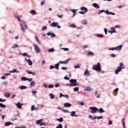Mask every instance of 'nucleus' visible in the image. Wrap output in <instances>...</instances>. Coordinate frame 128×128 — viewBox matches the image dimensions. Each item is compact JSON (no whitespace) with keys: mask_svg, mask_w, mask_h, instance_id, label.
<instances>
[{"mask_svg":"<svg viewBox=\"0 0 128 128\" xmlns=\"http://www.w3.org/2000/svg\"><path fill=\"white\" fill-rule=\"evenodd\" d=\"M42 120H44V119H40L38 120H36V124H41L42 122Z\"/></svg>","mask_w":128,"mask_h":128,"instance_id":"a211bd4d","label":"nucleus"},{"mask_svg":"<svg viewBox=\"0 0 128 128\" xmlns=\"http://www.w3.org/2000/svg\"><path fill=\"white\" fill-rule=\"evenodd\" d=\"M70 27L71 28H76V25L74 24H71Z\"/></svg>","mask_w":128,"mask_h":128,"instance_id":"3c124183","label":"nucleus"},{"mask_svg":"<svg viewBox=\"0 0 128 128\" xmlns=\"http://www.w3.org/2000/svg\"><path fill=\"white\" fill-rule=\"evenodd\" d=\"M98 112H100V114H102V112H104V110L102 108H100V109H98Z\"/></svg>","mask_w":128,"mask_h":128,"instance_id":"b1692460","label":"nucleus"},{"mask_svg":"<svg viewBox=\"0 0 128 128\" xmlns=\"http://www.w3.org/2000/svg\"><path fill=\"white\" fill-rule=\"evenodd\" d=\"M78 90H80V88L79 87H75L74 88V92H78Z\"/></svg>","mask_w":128,"mask_h":128,"instance_id":"473e14b6","label":"nucleus"},{"mask_svg":"<svg viewBox=\"0 0 128 128\" xmlns=\"http://www.w3.org/2000/svg\"><path fill=\"white\" fill-rule=\"evenodd\" d=\"M116 28H120V26L116 25L115 26Z\"/></svg>","mask_w":128,"mask_h":128,"instance_id":"4d7b16f0","label":"nucleus"},{"mask_svg":"<svg viewBox=\"0 0 128 128\" xmlns=\"http://www.w3.org/2000/svg\"><path fill=\"white\" fill-rule=\"evenodd\" d=\"M20 90H26V86H21L20 87Z\"/></svg>","mask_w":128,"mask_h":128,"instance_id":"ea45409f","label":"nucleus"},{"mask_svg":"<svg viewBox=\"0 0 128 128\" xmlns=\"http://www.w3.org/2000/svg\"><path fill=\"white\" fill-rule=\"evenodd\" d=\"M34 82H32L30 84V86L31 88H32V86H34Z\"/></svg>","mask_w":128,"mask_h":128,"instance_id":"37998d69","label":"nucleus"},{"mask_svg":"<svg viewBox=\"0 0 128 128\" xmlns=\"http://www.w3.org/2000/svg\"><path fill=\"white\" fill-rule=\"evenodd\" d=\"M62 70H66L67 69L66 67H62Z\"/></svg>","mask_w":128,"mask_h":128,"instance_id":"e2e57ef3","label":"nucleus"},{"mask_svg":"<svg viewBox=\"0 0 128 128\" xmlns=\"http://www.w3.org/2000/svg\"><path fill=\"white\" fill-rule=\"evenodd\" d=\"M10 74H12V73H14V72H17V73H18L19 72H18V71H17L16 70L14 69V70H13L10 71Z\"/></svg>","mask_w":128,"mask_h":128,"instance_id":"c756f323","label":"nucleus"},{"mask_svg":"<svg viewBox=\"0 0 128 128\" xmlns=\"http://www.w3.org/2000/svg\"><path fill=\"white\" fill-rule=\"evenodd\" d=\"M58 86H60V84H55L56 88H58Z\"/></svg>","mask_w":128,"mask_h":128,"instance_id":"0e129e2a","label":"nucleus"},{"mask_svg":"<svg viewBox=\"0 0 128 128\" xmlns=\"http://www.w3.org/2000/svg\"><path fill=\"white\" fill-rule=\"evenodd\" d=\"M118 92V88H116L114 90V92H115L114 96H116V94H118L116 93Z\"/></svg>","mask_w":128,"mask_h":128,"instance_id":"72a5a7b5","label":"nucleus"},{"mask_svg":"<svg viewBox=\"0 0 128 128\" xmlns=\"http://www.w3.org/2000/svg\"><path fill=\"white\" fill-rule=\"evenodd\" d=\"M4 96H6V98H10V94L8 92H5L4 94Z\"/></svg>","mask_w":128,"mask_h":128,"instance_id":"aec40b11","label":"nucleus"},{"mask_svg":"<svg viewBox=\"0 0 128 128\" xmlns=\"http://www.w3.org/2000/svg\"><path fill=\"white\" fill-rule=\"evenodd\" d=\"M25 60L26 61V62L28 64L29 66H32V62L30 59H28L26 57Z\"/></svg>","mask_w":128,"mask_h":128,"instance_id":"6e6552de","label":"nucleus"},{"mask_svg":"<svg viewBox=\"0 0 128 128\" xmlns=\"http://www.w3.org/2000/svg\"><path fill=\"white\" fill-rule=\"evenodd\" d=\"M100 94H98V91H96L95 92V96H96V98H100Z\"/></svg>","mask_w":128,"mask_h":128,"instance_id":"bb28decb","label":"nucleus"},{"mask_svg":"<svg viewBox=\"0 0 128 128\" xmlns=\"http://www.w3.org/2000/svg\"><path fill=\"white\" fill-rule=\"evenodd\" d=\"M71 116H78V115L76 114L75 111H72L71 112Z\"/></svg>","mask_w":128,"mask_h":128,"instance_id":"6ab92c4d","label":"nucleus"},{"mask_svg":"<svg viewBox=\"0 0 128 128\" xmlns=\"http://www.w3.org/2000/svg\"><path fill=\"white\" fill-rule=\"evenodd\" d=\"M76 82H78V80H76L71 79L70 80V82L71 84L69 85V86H78Z\"/></svg>","mask_w":128,"mask_h":128,"instance_id":"7ed1b4c3","label":"nucleus"},{"mask_svg":"<svg viewBox=\"0 0 128 128\" xmlns=\"http://www.w3.org/2000/svg\"><path fill=\"white\" fill-rule=\"evenodd\" d=\"M18 46L16 44H15L12 46V48H13V49L16 48H18Z\"/></svg>","mask_w":128,"mask_h":128,"instance_id":"58836bf2","label":"nucleus"},{"mask_svg":"<svg viewBox=\"0 0 128 128\" xmlns=\"http://www.w3.org/2000/svg\"><path fill=\"white\" fill-rule=\"evenodd\" d=\"M122 122H123V128H126V122H124V118L122 119Z\"/></svg>","mask_w":128,"mask_h":128,"instance_id":"c9c22d12","label":"nucleus"},{"mask_svg":"<svg viewBox=\"0 0 128 128\" xmlns=\"http://www.w3.org/2000/svg\"><path fill=\"white\" fill-rule=\"evenodd\" d=\"M56 128H62V124H59Z\"/></svg>","mask_w":128,"mask_h":128,"instance_id":"de8ad7c7","label":"nucleus"},{"mask_svg":"<svg viewBox=\"0 0 128 128\" xmlns=\"http://www.w3.org/2000/svg\"><path fill=\"white\" fill-rule=\"evenodd\" d=\"M110 30H112L113 32H116V28H110Z\"/></svg>","mask_w":128,"mask_h":128,"instance_id":"4c0bfd02","label":"nucleus"},{"mask_svg":"<svg viewBox=\"0 0 128 128\" xmlns=\"http://www.w3.org/2000/svg\"><path fill=\"white\" fill-rule=\"evenodd\" d=\"M124 65L122 62H120L119 66L116 68V70H115L114 72L116 74H118L122 70H124Z\"/></svg>","mask_w":128,"mask_h":128,"instance_id":"f257e3e1","label":"nucleus"},{"mask_svg":"<svg viewBox=\"0 0 128 128\" xmlns=\"http://www.w3.org/2000/svg\"><path fill=\"white\" fill-rule=\"evenodd\" d=\"M56 120L60 122H64V118H57Z\"/></svg>","mask_w":128,"mask_h":128,"instance_id":"a878e982","label":"nucleus"},{"mask_svg":"<svg viewBox=\"0 0 128 128\" xmlns=\"http://www.w3.org/2000/svg\"><path fill=\"white\" fill-rule=\"evenodd\" d=\"M93 6L94 8H100V6H98L96 3L93 4Z\"/></svg>","mask_w":128,"mask_h":128,"instance_id":"412c9836","label":"nucleus"},{"mask_svg":"<svg viewBox=\"0 0 128 128\" xmlns=\"http://www.w3.org/2000/svg\"><path fill=\"white\" fill-rule=\"evenodd\" d=\"M21 80L23 82H26V80H28V78H26V77H22Z\"/></svg>","mask_w":128,"mask_h":128,"instance_id":"5701e85b","label":"nucleus"},{"mask_svg":"<svg viewBox=\"0 0 128 128\" xmlns=\"http://www.w3.org/2000/svg\"><path fill=\"white\" fill-rule=\"evenodd\" d=\"M122 48V45H120L115 48L116 50H120Z\"/></svg>","mask_w":128,"mask_h":128,"instance_id":"f8f14e48","label":"nucleus"},{"mask_svg":"<svg viewBox=\"0 0 128 128\" xmlns=\"http://www.w3.org/2000/svg\"><path fill=\"white\" fill-rule=\"evenodd\" d=\"M59 66H60V64L58 63V64H55V66H54V68H55L56 70H58Z\"/></svg>","mask_w":128,"mask_h":128,"instance_id":"c85d7f7f","label":"nucleus"},{"mask_svg":"<svg viewBox=\"0 0 128 128\" xmlns=\"http://www.w3.org/2000/svg\"><path fill=\"white\" fill-rule=\"evenodd\" d=\"M116 50V48H110L108 49L109 50Z\"/></svg>","mask_w":128,"mask_h":128,"instance_id":"13d9d810","label":"nucleus"},{"mask_svg":"<svg viewBox=\"0 0 128 128\" xmlns=\"http://www.w3.org/2000/svg\"><path fill=\"white\" fill-rule=\"evenodd\" d=\"M88 48V45H84L82 46V48H83V50H84V48Z\"/></svg>","mask_w":128,"mask_h":128,"instance_id":"49530a36","label":"nucleus"},{"mask_svg":"<svg viewBox=\"0 0 128 128\" xmlns=\"http://www.w3.org/2000/svg\"><path fill=\"white\" fill-rule=\"evenodd\" d=\"M35 38L37 40L38 42V44H40V40H38V36H36Z\"/></svg>","mask_w":128,"mask_h":128,"instance_id":"79ce46f5","label":"nucleus"},{"mask_svg":"<svg viewBox=\"0 0 128 128\" xmlns=\"http://www.w3.org/2000/svg\"><path fill=\"white\" fill-rule=\"evenodd\" d=\"M50 98H54V96L53 94H50Z\"/></svg>","mask_w":128,"mask_h":128,"instance_id":"09e8293b","label":"nucleus"},{"mask_svg":"<svg viewBox=\"0 0 128 128\" xmlns=\"http://www.w3.org/2000/svg\"><path fill=\"white\" fill-rule=\"evenodd\" d=\"M64 106L65 108H70V106H72V104L70 103H65Z\"/></svg>","mask_w":128,"mask_h":128,"instance_id":"2eb2a0df","label":"nucleus"},{"mask_svg":"<svg viewBox=\"0 0 128 128\" xmlns=\"http://www.w3.org/2000/svg\"><path fill=\"white\" fill-rule=\"evenodd\" d=\"M48 88H54V85H52V84L49 85V86H48Z\"/></svg>","mask_w":128,"mask_h":128,"instance_id":"8fccbe9b","label":"nucleus"},{"mask_svg":"<svg viewBox=\"0 0 128 128\" xmlns=\"http://www.w3.org/2000/svg\"><path fill=\"white\" fill-rule=\"evenodd\" d=\"M89 108L92 110V114H96L98 110V108L96 107H90Z\"/></svg>","mask_w":128,"mask_h":128,"instance_id":"39448f33","label":"nucleus"},{"mask_svg":"<svg viewBox=\"0 0 128 128\" xmlns=\"http://www.w3.org/2000/svg\"><path fill=\"white\" fill-rule=\"evenodd\" d=\"M30 14L34 16V14H36V10H32L30 11Z\"/></svg>","mask_w":128,"mask_h":128,"instance_id":"2f4dec72","label":"nucleus"},{"mask_svg":"<svg viewBox=\"0 0 128 128\" xmlns=\"http://www.w3.org/2000/svg\"><path fill=\"white\" fill-rule=\"evenodd\" d=\"M0 106L1 108H6V105H4V104H2V103H0Z\"/></svg>","mask_w":128,"mask_h":128,"instance_id":"c03bdc74","label":"nucleus"},{"mask_svg":"<svg viewBox=\"0 0 128 128\" xmlns=\"http://www.w3.org/2000/svg\"><path fill=\"white\" fill-rule=\"evenodd\" d=\"M98 38H104V34H98L96 35Z\"/></svg>","mask_w":128,"mask_h":128,"instance_id":"e433bc0d","label":"nucleus"},{"mask_svg":"<svg viewBox=\"0 0 128 128\" xmlns=\"http://www.w3.org/2000/svg\"><path fill=\"white\" fill-rule=\"evenodd\" d=\"M104 32L106 34H108V30L106 28H104Z\"/></svg>","mask_w":128,"mask_h":128,"instance_id":"603ef678","label":"nucleus"},{"mask_svg":"<svg viewBox=\"0 0 128 128\" xmlns=\"http://www.w3.org/2000/svg\"><path fill=\"white\" fill-rule=\"evenodd\" d=\"M40 126H46V124H44V122H41V123L40 124Z\"/></svg>","mask_w":128,"mask_h":128,"instance_id":"052dcab7","label":"nucleus"},{"mask_svg":"<svg viewBox=\"0 0 128 128\" xmlns=\"http://www.w3.org/2000/svg\"><path fill=\"white\" fill-rule=\"evenodd\" d=\"M96 118L97 120H100V118H102V116H98Z\"/></svg>","mask_w":128,"mask_h":128,"instance_id":"6e6d98bb","label":"nucleus"},{"mask_svg":"<svg viewBox=\"0 0 128 128\" xmlns=\"http://www.w3.org/2000/svg\"><path fill=\"white\" fill-rule=\"evenodd\" d=\"M58 24V22H53L50 24V26H52V28H56V26H57Z\"/></svg>","mask_w":128,"mask_h":128,"instance_id":"9b49d317","label":"nucleus"},{"mask_svg":"<svg viewBox=\"0 0 128 128\" xmlns=\"http://www.w3.org/2000/svg\"><path fill=\"white\" fill-rule=\"evenodd\" d=\"M10 124H12V122H6L5 123L6 126H10Z\"/></svg>","mask_w":128,"mask_h":128,"instance_id":"7c9ffc66","label":"nucleus"},{"mask_svg":"<svg viewBox=\"0 0 128 128\" xmlns=\"http://www.w3.org/2000/svg\"><path fill=\"white\" fill-rule=\"evenodd\" d=\"M6 99H2V98H0V102H6Z\"/></svg>","mask_w":128,"mask_h":128,"instance_id":"680f3d73","label":"nucleus"},{"mask_svg":"<svg viewBox=\"0 0 128 128\" xmlns=\"http://www.w3.org/2000/svg\"><path fill=\"white\" fill-rule=\"evenodd\" d=\"M22 56H28V54L26 53H23Z\"/></svg>","mask_w":128,"mask_h":128,"instance_id":"338daca9","label":"nucleus"},{"mask_svg":"<svg viewBox=\"0 0 128 128\" xmlns=\"http://www.w3.org/2000/svg\"><path fill=\"white\" fill-rule=\"evenodd\" d=\"M16 106L18 108H22V104H20V102H18V104H16Z\"/></svg>","mask_w":128,"mask_h":128,"instance_id":"ddd939ff","label":"nucleus"},{"mask_svg":"<svg viewBox=\"0 0 128 128\" xmlns=\"http://www.w3.org/2000/svg\"><path fill=\"white\" fill-rule=\"evenodd\" d=\"M55 36H56V34H52L51 36V38H55Z\"/></svg>","mask_w":128,"mask_h":128,"instance_id":"69168bd1","label":"nucleus"},{"mask_svg":"<svg viewBox=\"0 0 128 128\" xmlns=\"http://www.w3.org/2000/svg\"><path fill=\"white\" fill-rule=\"evenodd\" d=\"M88 118H91V120H96V117L94 116L93 117L92 115H89Z\"/></svg>","mask_w":128,"mask_h":128,"instance_id":"f3484780","label":"nucleus"},{"mask_svg":"<svg viewBox=\"0 0 128 128\" xmlns=\"http://www.w3.org/2000/svg\"><path fill=\"white\" fill-rule=\"evenodd\" d=\"M20 26H21L22 30V32H25L26 30H28V26H26V24H25L24 23V24H21Z\"/></svg>","mask_w":128,"mask_h":128,"instance_id":"20e7f679","label":"nucleus"},{"mask_svg":"<svg viewBox=\"0 0 128 128\" xmlns=\"http://www.w3.org/2000/svg\"><path fill=\"white\" fill-rule=\"evenodd\" d=\"M34 110V105H32L31 107V110Z\"/></svg>","mask_w":128,"mask_h":128,"instance_id":"5fc2aeb1","label":"nucleus"},{"mask_svg":"<svg viewBox=\"0 0 128 128\" xmlns=\"http://www.w3.org/2000/svg\"><path fill=\"white\" fill-rule=\"evenodd\" d=\"M85 92H92V88L90 87H86L84 89Z\"/></svg>","mask_w":128,"mask_h":128,"instance_id":"4468645a","label":"nucleus"},{"mask_svg":"<svg viewBox=\"0 0 128 128\" xmlns=\"http://www.w3.org/2000/svg\"><path fill=\"white\" fill-rule=\"evenodd\" d=\"M63 112H68V110H63Z\"/></svg>","mask_w":128,"mask_h":128,"instance_id":"774afa93","label":"nucleus"},{"mask_svg":"<svg viewBox=\"0 0 128 128\" xmlns=\"http://www.w3.org/2000/svg\"><path fill=\"white\" fill-rule=\"evenodd\" d=\"M49 52H54V48H52L48 50Z\"/></svg>","mask_w":128,"mask_h":128,"instance_id":"f704fd0d","label":"nucleus"},{"mask_svg":"<svg viewBox=\"0 0 128 128\" xmlns=\"http://www.w3.org/2000/svg\"><path fill=\"white\" fill-rule=\"evenodd\" d=\"M111 58H116V54H110Z\"/></svg>","mask_w":128,"mask_h":128,"instance_id":"bf43d9fd","label":"nucleus"},{"mask_svg":"<svg viewBox=\"0 0 128 128\" xmlns=\"http://www.w3.org/2000/svg\"><path fill=\"white\" fill-rule=\"evenodd\" d=\"M46 30V26H44L42 28V30Z\"/></svg>","mask_w":128,"mask_h":128,"instance_id":"864d4df0","label":"nucleus"},{"mask_svg":"<svg viewBox=\"0 0 128 128\" xmlns=\"http://www.w3.org/2000/svg\"><path fill=\"white\" fill-rule=\"evenodd\" d=\"M82 24H88V22L86 20H83L82 21Z\"/></svg>","mask_w":128,"mask_h":128,"instance_id":"cd10ccee","label":"nucleus"},{"mask_svg":"<svg viewBox=\"0 0 128 128\" xmlns=\"http://www.w3.org/2000/svg\"><path fill=\"white\" fill-rule=\"evenodd\" d=\"M72 60V58H68L67 60H66L65 61H61L59 62L58 64H68V60Z\"/></svg>","mask_w":128,"mask_h":128,"instance_id":"0eeeda50","label":"nucleus"},{"mask_svg":"<svg viewBox=\"0 0 128 128\" xmlns=\"http://www.w3.org/2000/svg\"><path fill=\"white\" fill-rule=\"evenodd\" d=\"M88 56H94V53L92 52H88Z\"/></svg>","mask_w":128,"mask_h":128,"instance_id":"393cba45","label":"nucleus"},{"mask_svg":"<svg viewBox=\"0 0 128 128\" xmlns=\"http://www.w3.org/2000/svg\"><path fill=\"white\" fill-rule=\"evenodd\" d=\"M92 69L96 72H102V67L100 66V63L98 62L96 65H94Z\"/></svg>","mask_w":128,"mask_h":128,"instance_id":"f03ea898","label":"nucleus"},{"mask_svg":"<svg viewBox=\"0 0 128 128\" xmlns=\"http://www.w3.org/2000/svg\"><path fill=\"white\" fill-rule=\"evenodd\" d=\"M84 76H90V72H88V70H86L84 72Z\"/></svg>","mask_w":128,"mask_h":128,"instance_id":"4be33fe9","label":"nucleus"},{"mask_svg":"<svg viewBox=\"0 0 128 128\" xmlns=\"http://www.w3.org/2000/svg\"><path fill=\"white\" fill-rule=\"evenodd\" d=\"M26 72L28 74H32V76H36V73L33 72L30 70H26Z\"/></svg>","mask_w":128,"mask_h":128,"instance_id":"9d476101","label":"nucleus"},{"mask_svg":"<svg viewBox=\"0 0 128 128\" xmlns=\"http://www.w3.org/2000/svg\"><path fill=\"white\" fill-rule=\"evenodd\" d=\"M102 12H104V10H98V14H102Z\"/></svg>","mask_w":128,"mask_h":128,"instance_id":"a19ab883","label":"nucleus"},{"mask_svg":"<svg viewBox=\"0 0 128 128\" xmlns=\"http://www.w3.org/2000/svg\"><path fill=\"white\" fill-rule=\"evenodd\" d=\"M81 10H84L85 12H88V8L84 6L81 7Z\"/></svg>","mask_w":128,"mask_h":128,"instance_id":"dca6fc26","label":"nucleus"},{"mask_svg":"<svg viewBox=\"0 0 128 128\" xmlns=\"http://www.w3.org/2000/svg\"><path fill=\"white\" fill-rule=\"evenodd\" d=\"M104 12H105V14H112V16H115L116 15L115 13L110 12L108 11V10H106Z\"/></svg>","mask_w":128,"mask_h":128,"instance_id":"1a4fd4ad","label":"nucleus"},{"mask_svg":"<svg viewBox=\"0 0 128 128\" xmlns=\"http://www.w3.org/2000/svg\"><path fill=\"white\" fill-rule=\"evenodd\" d=\"M34 50L36 52H40V49L38 48V46L36 44H34Z\"/></svg>","mask_w":128,"mask_h":128,"instance_id":"423d86ee","label":"nucleus"},{"mask_svg":"<svg viewBox=\"0 0 128 128\" xmlns=\"http://www.w3.org/2000/svg\"><path fill=\"white\" fill-rule=\"evenodd\" d=\"M46 4V1L44 0L40 3L41 6H44Z\"/></svg>","mask_w":128,"mask_h":128,"instance_id":"a18cd8bd","label":"nucleus"}]
</instances>
